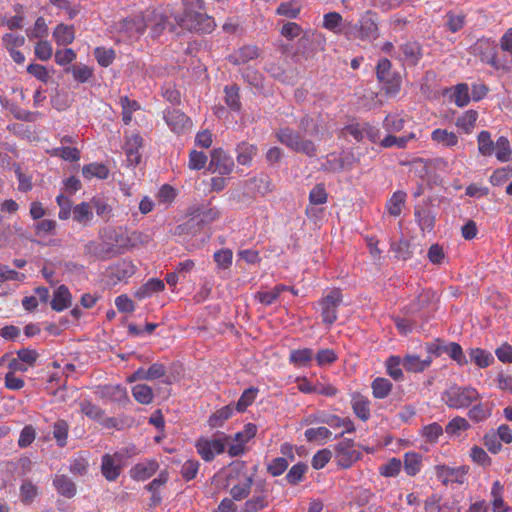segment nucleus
I'll return each mask as SVG.
<instances>
[{"instance_id":"1","label":"nucleus","mask_w":512,"mask_h":512,"mask_svg":"<svg viewBox=\"0 0 512 512\" xmlns=\"http://www.w3.org/2000/svg\"><path fill=\"white\" fill-rule=\"evenodd\" d=\"M99 233L101 243L95 245L93 253L100 259L120 254L123 249L136 243V239L128 235L124 226H103Z\"/></svg>"},{"instance_id":"2","label":"nucleus","mask_w":512,"mask_h":512,"mask_svg":"<svg viewBox=\"0 0 512 512\" xmlns=\"http://www.w3.org/2000/svg\"><path fill=\"white\" fill-rule=\"evenodd\" d=\"M183 4V13L174 17L180 28L198 33H211L214 30V19L203 12L204 0H183Z\"/></svg>"},{"instance_id":"3","label":"nucleus","mask_w":512,"mask_h":512,"mask_svg":"<svg viewBox=\"0 0 512 512\" xmlns=\"http://www.w3.org/2000/svg\"><path fill=\"white\" fill-rule=\"evenodd\" d=\"M166 17L156 11L148 12L147 16L142 14L134 15L123 19L121 30L128 33L130 37L139 36L144 33L148 26L154 36H158L166 27Z\"/></svg>"},{"instance_id":"4","label":"nucleus","mask_w":512,"mask_h":512,"mask_svg":"<svg viewBox=\"0 0 512 512\" xmlns=\"http://www.w3.org/2000/svg\"><path fill=\"white\" fill-rule=\"evenodd\" d=\"M276 138L283 145L297 153L314 157L317 154V147L311 140L302 139L300 134L290 128H280L276 132Z\"/></svg>"},{"instance_id":"5","label":"nucleus","mask_w":512,"mask_h":512,"mask_svg":"<svg viewBox=\"0 0 512 512\" xmlns=\"http://www.w3.org/2000/svg\"><path fill=\"white\" fill-rule=\"evenodd\" d=\"M231 437L223 432H217L213 439L200 437L196 441V449L198 454L206 462L214 459L215 454H221L225 451L226 442H229Z\"/></svg>"},{"instance_id":"6","label":"nucleus","mask_w":512,"mask_h":512,"mask_svg":"<svg viewBox=\"0 0 512 512\" xmlns=\"http://www.w3.org/2000/svg\"><path fill=\"white\" fill-rule=\"evenodd\" d=\"M480 398L478 391L472 387L452 386L443 394L445 403L451 408H465Z\"/></svg>"},{"instance_id":"7","label":"nucleus","mask_w":512,"mask_h":512,"mask_svg":"<svg viewBox=\"0 0 512 512\" xmlns=\"http://www.w3.org/2000/svg\"><path fill=\"white\" fill-rule=\"evenodd\" d=\"M163 119L168 127L176 134H186L192 128L191 119L179 109H165L163 111Z\"/></svg>"},{"instance_id":"8","label":"nucleus","mask_w":512,"mask_h":512,"mask_svg":"<svg viewBox=\"0 0 512 512\" xmlns=\"http://www.w3.org/2000/svg\"><path fill=\"white\" fill-rule=\"evenodd\" d=\"M235 163L231 155L221 148H216L211 152L209 162V171L220 175H229L233 172Z\"/></svg>"},{"instance_id":"9","label":"nucleus","mask_w":512,"mask_h":512,"mask_svg":"<svg viewBox=\"0 0 512 512\" xmlns=\"http://www.w3.org/2000/svg\"><path fill=\"white\" fill-rule=\"evenodd\" d=\"M353 447L354 442L351 439H343L336 445L335 458L340 467L349 468L360 458L361 453Z\"/></svg>"},{"instance_id":"10","label":"nucleus","mask_w":512,"mask_h":512,"mask_svg":"<svg viewBox=\"0 0 512 512\" xmlns=\"http://www.w3.org/2000/svg\"><path fill=\"white\" fill-rule=\"evenodd\" d=\"M143 147V138L139 133H131L125 136L123 150L126 155L128 166L135 167L140 164L142 159L141 149Z\"/></svg>"},{"instance_id":"11","label":"nucleus","mask_w":512,"mask_h":512,"mask_svg":"<svg viewBox=\"0 0 512 512\" xmlns=\"http://www.w3.org/2000/svg\"><path fill=\"white\" fill-rule=\"evenodd\" d=\"M341 302L342 296L339 290L331 291L325 298L321 300L320 305L322 308V317L324 323L331 325L336 321V310Z\"/></svg>"},{"instance_id":"12","label":"nucleus","mask_w":512,"mask_h":512,"mask_svg":"<svg viewBox=\"0 0 512 512\" xmlns=\"http://www.w3.org/2000/svg\"><path fill=\"white\" fill-rule=\"evenodd\" d=\"M188 214L192 217V220H197V224H209L217 221L220 216V212L216 207L207 205H194L188 209Z\"/></svg>"},{"instance_id":"13","label":"nucleus","mask_w":512,"mask_h":512,"mask_svg":"<svg viewBox=\"0 0 512 512\" xmlns=\"http://www.w3.org/2000/svg\"><path fill=\"white\" fill-rule=\"evenodd\" d=\"M122 460L123 456L119 453L112 456L106 454L102 457L101 471L108 481H114L119 476L122 469Z\"/></svg>"},{"instance_id":"14","label":"nucleus","mask_w":512,"mask_h":512,"mask_svg":"<svg viewBox=\"0 0 512 512\" xmlns=\"http://www.w3.org/2000/svg\"><path fill=\"white\" fill-rule=\"evenodd\" d=\"M475 51L482 62L497 67V48L493 42L485 39L478 40Z\"/></svg>"},{"instance_id":"15","label":"nucleus","mask_w":512,"mask_h":512,"mask_svg":"<svg viewBox=\"0 0 512 512\" xmlns=\"http://www.w3.org/2000/svg\"><path fill=\"white\" fill-rule=\"evenodd\" d=\"M260 56V49L256 45H244L228 56V61L233 65L246 64Z\"/></svg>"},{"instance_id":"16","label":"nucleus","mask_w":512,"mask_h":512,"mask_svg":"<svg viewBox=\"0 0 512 512\" xmlns=\"http://www.w3.org/2000/svg\"><path fill=\"white\" fill-rule=\"evenodd\" d=\"M357 163H359V157L355 156L353 152H348L341 157L328 159L324 167L331 172H340L343 170H351Z\"/></svg>"},{"instance_id":"17","label":"nucleus","mask_w":512,"mask_h":512,"mask_svg":"<svg viewBox=\"0 0 512 512\" xmlns=\"http://www.w3.org/2000/svg\"><path fill=\"white\" fill-rule=\"evenodd\" d=\"M434 295L435 294L429 290H423L413 302L405 307V316L412 317L421 313L432 303Z\"/></svg>"},{"instance_id":"18","label":"nucleus","mask_w":512,"mask_h":512,"mask_svg":"<svg viewBox=\"0 0 512 512\" xmlns=\"http://www.w3.org/2000/svg\"><path fill=\"white\" fill-rule=\"evenodd\" d=\"M236 160L242 166H251L254 157L258 153V147L255 144L242 141L235 148Z\"/></svg>"},{"instance_id":"19","label":"nucleus","mask_w":512,"mask_h":512,"mask_svg":"<svg viewBox=\"0 0 512 512\" xmlns=\"http://www.w3.org/2000/svg\"><path fill=\"white\" fill-rule=\"evenodd\" d=\"M92 211L95 210L96 214L103 220L109 221L113 217V206L110 200L103 195H95L91 199Z\"/></svg>"},{"instance_id":"20","label":"nucleus","mask_w":512,"mask_h":512,"mask_svg":"<svg viewBox=\"0 0 512 512\" xmlns=\"http://www.w3.org/2000/svg\"><path fill=\"white\" fill-rule=\"evenodd\" d=\"M402 60L407 65H416L422 57L421 47L416 42H408L400 47Z\"/></svg>"},{"instance_id":"21","label":"nucleus","mask_w":512,"mask_h":512,"mask_svg":"<svg viewBox=\"0 0 512 512\" xmlns=\"http://www.w3.org/2000/svg\"><path fill=\"white\" fill-rule=\"evenodd\" d=\"M431 139L433 142L446 148L456 147L459 143L456 133L442 128L434 129L431 133Z\"/></svg>"},{"instance_id":"22","label":"nucleus","mask_w":512,"mask_h":512,"mask_svg":"<svg viewBox=\"0 0 512 512\" xmlns=\"http://www.w3.org/2000/svg\"><path fill=\"white\" fill-rule=\"evenodd\" d=\"M72 304V296L69 289L65 285H60L54 292L51 301V308L55 311H63Z\"/></svg>"},{"instance_id":"23","label":"nucleus","mask_w":512,"mask_h":512,"mask_svg":"<svg viewBox=\"0 0 512 512\" xmlns=\"http://www.w3.org/2000/svg\"><path fill=\"white\" fill-rule=\"evenodd\" d=\"M53 38L59 46L71 44L75 39L73 25H66L62 23L57 25L53 31Z\"/></svg>"},{"instance_id":"24","label":"nucleus","mask_w":512,"mask_h":512,"mask_svg":"<svg viewBox=\"0 0 512 512\" xmlns=\"http://www.w3.org/2000/svg\"><path fill=\"white\" fill-rule=\"evenodd\" d=\"M393 250L396 253V257L404 261L411 259L415 253H422L420 247L406 239H401L397 245H393Z\"/></svg>"},{"instance_id":"25","label":"nucleus","mask_w":512,"mask_h":512,"mask_svg":"<svg viewBox=\"0 0 512 512\" xmlns=\"http://www.w3.org/2000/svg\"><path fill=\"white\" fill-rule=\"evenodd\" d=\"M53 484L59 494L67 498H72L76 494V485L66 475H56Z\"/></svg>"},{"instance_id":"26","label":"nucleus","mask_w":512,"mask_h":512,"mask_svg":"<svg viewBox=\"0 0 512 512\" xmlns=\"http://www.w3.org/2000/svg\"><path fill=\"white\" fill-rule=\"evenodd\" d=\"M431 364V357L420 359L415 355H406L402 360L403 367L410 372H422Z\"/></svg>"},{"instance_id":"27","label":"nucleus","mask_w":512,"mask_h":512,"mask_svg":"<svg viewBox=\"0 0 512 512\" xmlns=\"http://www.w3.org/2000/svg\"><path fill=\"white\" fill-rule=\"evenodd\" d=\"M417 136L414 132H410L407 135L397 137L395 135L389 134L386 137H384L380 145L383 148H390L393 146H396L398 148L404 149L407 147V144L411 140H416Z\"/></svg>"},{"instance_id":"28","label":"nucleus","mask_w":512,"mask_h":512,"mask_svg":"<svg viewBox=\"0 0 512 512\" xmlns=\"http://www.w3.org/2000/svg\"><path fill=\"white\" fill-rule=\"evenodd\" d=\"M158 469V463L156 461H150L147 463H139L131 470L132 478L136 480H146L150 478Z\"/></svg>"},{"instance_id":"29","label":"nucleus","mask_w":512,"mask_h":512,"mask_svg":"<svg viewBox=\"0 0 512 512\" xmlns=\"http://www.w3.org/2000/svg\"><path fill=\"white\" fill-rule=\"evenodd\" d=\"M478 119V112L476 110H467L456 119V126L461 129L465 134H470L474 129Z\"/></svg>"},{"instance_id":"30","label":"nucleus","mask_w":512,"mask_h":512,"mask_svg":"<svg viewBox=\"0 0 512 512\" xmlns=\"http://www.w3.org/2000/svg\"><path fill=\"white\" fill-rule=\"evenodd\" d=\"M494 151L498 161L502 163L510 161L512 148L509 139L505 136H500L495 142Z\"/></svg>"},{"instance_id":"31","label":"nucleus","mask_w":512,"mask_h":512,"mask_svg":"<svg viewBox=\"0 0 512 512\" xmlns=\"http://www.w3.org/2000/svg\"><path fill=\"white\" fill-rule=\"evenodd\" d=\"M164 287L165 285L162 280L153 278L137 289L134 296L141 300L150 297L155 292L162 291Z\"/></svg>"},{"instance_id":"32","label":"nucleus","mask_w":512,"mask_h":512,"mask_svg":"<svg viewBox=\"0 0 512 512\" xmlns=\"http://www.w3.org/2000/svg\"><path fill=\"white\" fill-rule=\"evenodd\" d=\"M478 151L482 156L489 157L494 152L495 142L492 140L491 133L482 130L477 136Z\"/></svg>"},{"instance_id":"33","label":"nucleus","mask_w":512,"mask_h":512,"mask_svg":"<svg viewBox=\"0 0 512 512\" xmlns=\"http://www.w3.org/2000/svg\"><path fill=\"white\" fill-rule=\"evenodd\" d=\"M82 174L86 179H106L109 176V169L102 163H90L83 166Z\"/></svg>"},{"instance_id":"34","label":"nucleus","mask_w":512,"mask_h":512,"mask_svg":"<svg viewBox=\"0 0 512 512\" xmlns=\"http://www.w3.org/2000/svg\"><path fill=\"white\" fill-rule=\"evenodd\" d=\"M406 196V193L403 191H396L393 193L386 203V208L390 215L399 216L401 214L402 207L406 201Z\"/></svg>"},{"instance_id":"35","label":"nucleus","mask_w":512,"mask_h":512,"mask_svg":"<svg viewBox=\"0 0 512 512\" xmlns=\"http://www.w3.org/2000/svg\"><path fill=\"white\" fill-rule=\"evenodd\" d=\"M406 119L402 114H388L383 121V128L389 133L403 130Z\"/></svg>"},{"instance_id":"36","label":"nucleus","mask_w":512,"mask_h":512,"mask_svg":"<svg viewBox=\"0 0 512 512\" xmlns=\"http://www.w3.org/2000/svg\"><path fill=\"white\" fill-rule=\"evenodd\" d=\"M452 98L458 107H464L470 102L469 87L466 83H459L453 87Z\"/></svg>"},{"instance_id":"37","label":"nucleus","mask_w":512,"mask_h":512,"mask_svg":"<svg viewBox=\"0 0 512 512\" xmlns=\"http://www.w3.org/2000/svg\"><path fill=\"white\" fill-rule=\"evenodd\" d=\"M93 215L91 201L81 202L72 209V218L76 222H86L91 220Z\"/></svg>"},{"instance_id":"38","label":"nucleus","mask_w":512,"mask_h":512,"mask_svg":"<svg viewBox=\"0 0 512 512\" xmlns=\"http://www.w3.org/2000/svg\"><path fill=\"white\" fill-rule=\"evenodd\" d=\"M352 407L354 413L359 417L361 420L366 421L370 417V409H369V401L361 396L357 395L353 397L352 400Z\"/></svg>"},{"instance_id":"39","label":"nucleus","mask_w":512,"mask_h":512,"mask_svg":"<svg viewBox=\"0 0 512 512\" xmlns=\"http://www.w3.org/2000/svg\"><path fill=\"white\" fill-rule=\"evenodd\" d=\"M422 457L416 452H408L404 456V469L410 476L416 475L421 467Z\"/></svg>"},{"instance_id":"40","label":"nucleus","mask_w":512,"mask_h":512,"mask_svg":"<svg viewBox=\"0 0 512 512\" xmlns=\"http://www.w3.org/2000/svg\"><path fill=\"white\" fill-rule=\"evenodd\" d=\"M233 410L234 408L232 407L231 404L217 410L210 416L208 420L210 427H221L223 423L231 417V415L233 414Z\"/></svg>"},{"instance_id":"41","label":"nucleus","mask_w":512,"mask_h":512,"mask_svg":"<svg viewBox=\"0 0 512 512\" xmlns=\"http://www.w3.org/2000/svg\"><path fill=\"white\" fill-rule=\"evenodd\" d=\"M132 394L141 404H150L153 400V390L146 384H137L132 388Z\"/></svg>"},{"instance_id":"42","label":"nucleus","mask_w":512,"mask_h":512,"mask_svg":"<svg viewBox=\"0 0 512 512\" xmlns=\"http://www.w3.org/2000/svg\"><path fill=\"white\" fill-rule=\"evenodd\" d=\"M469 356L470 360L475 362V364L480 368H486L494 361L491 353L480 348L471 349Z\"/></svg>"},{"instance_id":"43","label":"nucleus","mask_w":512,"mask_h":512,"mask_svg":"<svg viewBox=\"0 0 512 512\" xmlns=\"http://www.w3.org/2000/svg\"><path fill=\"white\" fill-rule=\"evenodd\" d=\"M224 92L226 105L233 111H239L241 109L239 88L236 85L226 86Z\"/></svg>"},{"instance_id":"44","label":"nucleus","mask_w":512,"mask_h":512,"mask_svg":"<svg viewBox=\"0 0 512 512\" xmlns=\"http://www.w3.org/2000/svg\"><path fill=\"white\" fill-rule=\"evenodd\" d=\"M301 6L295 1L282 2L276 9V14L290 19L298 18Z\"/></svg>"},{"instance_id":"45","label":"nucleus","mask_w":512,"mask_h":512,"mask_svg":"<svg viewBox=\"0 0 512 512\" xmlns=\"http://www.w3.org/2000/svg\"><path fill=\"white\" fill-rule=\"evenodd\" d=\"M392 389V383L386 379L378 377L372 382V390L375 398H386Z\"/></svg>"},{"instance_id":"46","label":"nucleus","mask_w":512,"mask_h":512,"mask_svg":"<svg viewBox=\"0 0 512 512\" xmlns=\"http://www.w3.org/2000/svg\"><path fill=\"white\" fill-rule=\"evenodd\" d=\"M253 484L252 476L246 477L245 481L242 484H237L233 486L230 490V495L233 500L240 501L245 499L251 490V486Z\"/></svg>"},{"instance_id":"47","label":"nucleus","mask_w":512,"mask_h":512,"mask_svg":"<svg viewBox=\"0 0 512 512\" xmlns=\"http://www.w3.org/2000/svg\"><path fill=\"white\" fill-rule=\"evenodd\" d=\"M343 18L338 12H328L324 14L323 16V28L333 32V33H339L340 26L342 24Z\"/></svg>"},{"instance_id":"48","label":"nucleus","mask_w":512,"mask_h":512,"mask_svg":"<svg viewBox=\"0 0 512 512\" xmlns=\"http://www.w3.org/2000/svg\"><path fill=\"white\" fill-rule=\"evenodd\" d=\"M80 410L85 416L96 421H100L104 415V410L87 399L80 402Z\"/></svg>"},{"instance_id":"49","label":"nucleus","mask_w":512,"mask_h":512,"mask_svg":"<svg viewBox=\"0 0 512 512\" xmlns=\"http://www.w3.org/2000/svg\"><path fill=\"white\" fill-rule=\"evenodd\" d=\"M469 428V422L465 418L457 416L446 425L445 431L451 436H458L462 431H466Z\"/></svg>"},{"instance_id":"50","label":"nucleus","mask_w":512,"mask_h":512,"mask_svg":"<svg viewBox=\"0 0 512 512\" xmlns=\"http://www.w3.org/2000/svg\"><path fill=\"white\" fill-rule=\"evenodd\" d=\"M466 16L463 13H446V26L449 31L455 33L461 30L465 25Z\"/></svg>"},{"instance_id":"51","label":"nucleus","mask_w":512,"mask_h":512,"mask_svg":"<svg viewBox=\"0 0 512 512\" xmlns=\"http://www.w3.org/2000/svg\"><path fill=\"white\" fill-rule=\"evenodd\" d=\"M268 498L264 495H253L244 504L243 512H258L268 506Z\"/></svg>"},{"instance_id":"52","label":"nucleus","mask_w":512,"mask_h":512,"mask_svg":"<svg viewBox=\"0 0 512 512\" xmlns=\"http://www.w3.org/2000/svg\"><path fill=\"white\" fill-rule=\"evenodd\" d=\"M308 470V466L307 464L303 463V462H299L297 464H295L294 466H292L290 468V470L288 471L287 475H286V480L289 484L291 485H296L298 484L304 474L307 472Z\"/></svg>"},{"instance_id":"53","label":"nucleus","mask_w":512,"mask_h":512,"mask_svg":"<svg viewBox=\"0 0 512 512\" xmlns=\"http://www.w3.org/2000/svg\"><path fill=\"white\" fill-rule=\"evenodd\" d=\"M53 156H58L63 160L76 162L80 159V151L75 147L62 146L52 150Z\"/></svg>"},{"instance_id":"54","label":"nucleus","mask_w":512,"mask_h":512,"mask_svg":"<svg viewBox=\"0 0 512 512\" xmlns=\"http://www.w3.org/2000/svg\"><path fill=\"white\" fill-rule=\"evenodd\" d=\"M511 174H512L511 166L497 168L493 171V173L489 177V181L493 186H500L509 180V178L511 177Z\"/></svg>"},{"instance_id":"55","label":"nucleus","mask_w":512,"mask_h":512,"mask_svg":"<svg viewBox=\"0 0 512 512\" xmlns=\"http://www.w3.org/2000/svg\"><path fill=\"white\" fill-rule=\"evenodd\" d=\"M94 56L98 64L102 67H108L115 59V52L113 49H106L104 47H96L94 49Z\"/></svg>"},{"instance_id":"56","label":"nucleus","mask_w":512,"mask_h":512,"mask_svg":"<svg viewBox=\"0 0 512 512\" xmlns=\"http://www.w3.org/2000/svg\"><path fill=\"white\" fill-rule=\"evenodd\" d=\"M68 70L72 72L74 80L79 83L87 82L93 75V69L84 64L72 66Z\"/></svg>"},{"instance_id":"57","label":"nucleus","mask_w":512,"mask_h":512,"mask_svg":"<svg viewBox=\"0 0 512 512\" xmlns=\"http://www.w3.org/2000/svg\"><path fill=\"white\" fill-rule=\"evenodd\" d=\"M491 415V408L487 404L474 405L468 412V416L475 422L486 420Z\"/></svg>"},{"instance_id":"58","label":"nucleus","mask_w":512,"mask_h":512,"mask_svg":"<svg viewBox=\"0 0 512 512\" xmlns=\"http://www.w3.org/2000/svg\"><path fill=\"white\" fill-rule=\"evenodd\" d=\"M258 393V389L257 388H254V387H250L248 389H246L241 397L239 398L237 404H236V409L238 412H244L248 406H250L255 398H256V395Z\"/></svg>"},{"instance_id":"59","label":"nucleus","mask_w":512,"mask_h":512,"mask_svg":"<svg viewBox=\"0 0 512 512\" xmlns=\"http://www.w3.org/2000/svg\"><path fill=\"white\" fill-rule=\"evenodd\" d=\"M313 352L309 348L293 350L290 354V361L298 366H306L312 359Z\"/></svg>"},{"instance_id":"60","label":"nucleus","mask_w":512,"mask_h":512,"mask_svg":"<svg viewBox=\"0 0 512 512\" xmlns=\"http://www.w3.org/2000/svg\"><path fill=\"white\" fill-rule=\"evenodd\" d=\"M161 94L171 104L181 103V94L173 83H165L161 88Z\"/></svg>"},{"instance_id":"61","label":"nucleus","mask_w":512,"mask_h":512,"mask_svg":"<svg viewBox=\"0 0 512 512\" xmlns=\"http://www.w3.org/2000/svg\"><path fill=\"white\" fill-rule=\"evenodd\" d=\"M35 56L41 61L49 60L53 55V48L49 41L40 40L34 47Z\"/></svg>"},{"instance_id":"62","label":"nucleus","mask_w":512,"mask_h":512,"mask_svg":"<svg viewBox=\"0 0 512 512\" xmlns=\"http://www.w3.org/2000/svg\"><path fill=\"white\" fill-rule=\"evenodd\" d=\"M213 259L219 269H228L232 264L233 253L230 249H221L214 253Z\"/></svg>"},{"instance_id":"63","label":"nucleus","mask_w":512,"mask_h":512,"mask_svg":"<svg viewBox=\"0 0 512 512\" xmlns=\"http://www.w3.org/2000/svg\"><path fill=\"white\" fill-rule=\"evenodd\" d=\"M376 75L380 82L391 81V62L387 58H381L376 66Z\"/></svg>"},{"instance_id":"64","label":"nucleus","mask_w":512,"mask_h":512,"mask_svg":"<svg viewBox=\"0 0 512 512\" xmlns=\"http://www.w3.org/2000/svg\"><path fill=\"white\" fill-rule=\"evenodd\" d=\"M207 160L204 152L192 150L189 153L188 167L191 170H201L205 167Z\"/></svg>"}]
</instances>
